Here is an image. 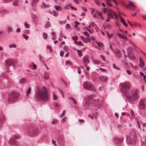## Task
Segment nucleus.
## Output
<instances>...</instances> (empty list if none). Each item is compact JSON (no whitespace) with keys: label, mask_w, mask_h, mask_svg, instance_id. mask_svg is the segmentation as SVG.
Masks as SVG:
<instances>
[{"label":"nucleus","mask_w":146,"mask_h":146,"mask_svg":"<svg viewBox=\"0 0 146 146\" xmlns=\"http://www.w3.org/2000/svg\"><path fill=\"white\" fill-rule=\"evenodd\" d=\"M121 87V90L123 94L125 95L127 98L131 103H133V101L137 100L138 98L139 90L136 89L133 90L130 95L129 92L127 90L131 87L130 83L127 81L125 82L120 84Z\"/></svg>","instance_id":"f257e3e1"},{"label":"nucleus","mask_w":146,"mask_h":146,"mask_svg":"<svg viewBox=\"0 0 146 146\" xmlns=\"http://www.w3.org/2000/svg\"><path fill=\"white\" fill-rule=\"evenodd\" d=\"M36 96L37 99L39 101L48 100V94L47 88L44 86L37 87Z\"/></svg>","instance_id":"f03ea898"},{"label":"nucleus","mask_w":146,"mask_h":146,"mask_svg":"<svg viewBox=\"0 0 146 146\" xmlns=\"http://www.w3.org/2000/svg\"><path fill=\"white\" fill-rule=\"evenodd\" d=\"M137 132L134 129H132L129 134L126 137L127 141L129 145L135 144L137 139Z\"/></svg>","instance_id":"7ed1b4c3"},{"label":"nucleus","mask_w":146,"mask_h":146,"mask_svg":"<svg viewBox=\"0 0 146 146\" xmlns=\"http://www.w3.org/2000/svg\"><path fill=\"white\" fill-rule=\"evenodd\" d=\"M20 94L15 91H12L9 94L7 102L9 104H12L18 100L20 96Z\"/></svg>","instance_id":"20e7f679"},{"label":"nucleus","mask_w":146,"mask_h":146,"mask_svg":"<svg viewBox=\"0 0 146 146\" xmlns=\"http://www.w3.org/2000/svg\"><path fill=\"white\" fill-rule=\"evenodd\" d=\"M83 86L84 88L86 90H94L95 88L94 86L90 82H84Z\"/></svg>","instance_id":"39448f33"},{"label":"nucleus","mask_w":146,"mask_h":146,"mask_svg":"<svg viewBox=\"0 0 146 146\" xmlns=\"http://www.w3.org/2000/svg\"><path fill=\"white\" fill-rule=\"evenodd\" d=\"M93 103L94 105L97 107L99 108L102 106V103L100 101L99 99H94Z\"/></svg>","instance_id":"423d86ee"},{"label":"nucleus","mask_w":146,"mask_h":146,"mask_svg":"<svg viewBox=\"0 0 146 146\" xmlns=\"http://www.w3.org/2000/svg\"><path fill=\"white\" fill-rule=\"evenodd\" d=\"M146 101L144 100H142L139 102V108L140 109H144L146 106Z\"/></svg>","instance_id":"0eeeda50"},{"label":"nucleus","mask_w":146,"mask_h":146,"mask_svg":"<svg viewBox=\"0 0 146 146\" xmlns=\"http://www.w3.org/2000/svg\"><path fill=\"white\" fill-rule=\"evenodd\" d=\"M123 5L125 6V7L127 9H129L130 7H132L130 9L132 11H134L135 8V6L134 5L133 3L131 2H129V4L128 5H125L123 3Z\"/></svg>","instance_id":"6e6552de"},{"label":"nucleus","mask_w":146,"mask_h":146,"mask_svg":"<svg viewBox=\"0 0 146 146\" xmlns=\"http://www.w3.org/2000/svg\"><path fill=\"white\" fill-rule=\"evenodd\" d=\"M9 144L11 145L15 144L17 145L16 141L14 137H11L9 141Z\"/></svg>","instance_id":"1a4fd4ad"},{"label":"nucleus","mask_w":146,"mask_h":146,"mask_svg":"<svg viewBox=\"0 0 146 146\" xmlns=\"http://www.w3.org/2000/svg\"><path fill=\"white\" fill-rule=\"evenodd\" d=\"M93 98L94 96L92 95L89 96L87 97L86 99V106H87V104H89L90 101L92 100L93 99Z\"/></svg>","instance_id":"9d476101"},{"label":"nucleus","mask_w":146,"mask_h":146,"mask_svg":"<svg viewBox=\"0 0 146 146\" xmlns=\"http://www.w3.org/2000/svg\"><path fill=\"white\" fill-rule=\"evenodd\" d=\"M16 63V61L13 60H8L6 61L7 64L10 66H14Z\"/></svg>","instance_id":"9b49d317"},{"label":"nucleus","mask_w":146,"mask_h":146,"mask_svg":"<svg viewBox=\"0 0 146 146\" xmlns=\"http://www.w3.org/2000/svg\"><path fill=\"white\" fill-rule=\"evenodd\" d=\"M123 138L119 139L117 137H115L114 139V141L117 144H120L123 141Z\"/></svg>","instance_id":"f8f14e48"},{"label":"nucleus","mask_w":146,"mask_h":146,"mask_svg":"<svg viewBox=\"0 0 146 146\" xmlns=\"http://www.w3.org/2000/svg\"><path fill=\"white\" fill-rule=\"evenodd\" d=\"M83 61L84 63H89V58L88 55L85 56L83 58Z\"/></svg>","instance_id":"ddd939ff"},{"label":"nucleus","mask_w":146,"mask_h":146,"mask_svg":"<svg viewBox=\"0 0 146 146\" xmlns=\"http://www.w3.org/2000/svg\"><path fill=\"white\" fill-rule=\"evenodd\" d=\"M115 13L111 10H109L108 11V15L112 18H113Z\"/></svg>","instance_id":"4468645a"},{"label":"nucleus","mask_w":146,"mask_h":146,"mask_svg":"<svg viewBox=\"0 0 146 146\" xmlns=\"http://www.w3.org/2000/svg\"><path fill=\"white\" fill-rule=\"evenodd\" d=\"M139 62L140 63L139 64V66L141 68L143 67L144 66L145 63L141 57L139 58Z\"/></svg>","instance_id":"2eb2a0df"},{"label":"nucleus","mask_w":146,"mask_h":146,"mask_svg":"<svg viewBox=\"0 0 146 146\" xmlns=\"http://www.w3.org/2000/svg\"><path fill=\"white\" fill-rule=\"evenodd\" d=\"M102 13L98 11L96 12V13H94L93 15V17L94 18H98V16H101Z\"/></svg>","instance_id":"dca6fc26"},{"label":"nucleus","mask_w":146,"mask_h":146,"mask_svg":"<svg viewBox=\"0 0 146 146\" xmlns=\"http://www.w3.org/2000/svg\"><path fill=\"white\" fill-rule=\"evenodd\" d=\"M32 131L33 133L35 134H37L38 132V127H34L32 130Z\"/></svg>","instance_id":"f3484780"},{"label":"nucleus","mask_w":146,"mask_h":146,"mask_svg":"<svg viewBox=\"0 0 146 146\" xmlns=\"http://www.w3.org/2000/svg\"><path fill=\"white\" fill-rule=\"evenodd\" d=\"M99 79L100 80L103 82H106L108 80V78L107 77H104V76L100 77Z\"/></svg>","instance_id":"a211bd4d"},{"label":"nucleus","mask_w":146,"mask_h":146,"mask_svg":"<svg viewBox=\"0 0 146 146\" xmlns=\"http://www.w3.org/2000/svg\"><path fill=\"white\" fill-rule=\"evenodd\" d=\"M27 82V80L25 78H22L19 80V83L21 84H26Z\"/></svg>","instance_id":"6ab92c4d"},{"label":"nucleus","mask_w":146,"mask_h":146,"mask_svg":"<svg viewBox=\"0 0 146 146\" xmlns=\"http://www.w3.org/2000/svg\"><path fill=\"white\" fill-rule=\"evenodd\" d=\"M31 91V87H29L26 92V95L28 97L30 94Z\"/></svg>","instance_id":"aec40b11"},{"label":"nucleus","mask_w":146,"mask_h":146,"mask_svg":"<svg viewBox=\"0 0 146 146\" xmlns=\"http://www.w3.org/2000/svg\"><path fill=\"white\" fill-rule=\"evenodd\" d=\"M117 35L120 38H121L123 39L127 40V38L125 36H123L119 33H117Z\"/></svg>","instance_id":"412c9836"},{"label":"nucleus","mask_w":146,"mask_h":146,"mask_svg":"<svg viewBox=\"0 0 146 146\" xmlns=\"http://www.w3.org/2000/svg\"><path fill=\"white\" fill-rule=\"evenodd\" d=\"M44 78L45 79H48L49 78V74L47 73H45L44 74Z\"/></svg>","instance_id":"4be33fe9"},{"label":"nucleus","mask_w":146,"mask_h":146,"mask_svg":"<svg viewBox=\"0 0 146 146\" xmlns=\"http://www.w3.org/2000/svg\"><path fill=\"white\" fill-rule=\"evenodd\" d=\"M58 121L56 119H54L51 122L52 124H56L58 123Z\"/></svg>","instance_id":"5701e85b"},{"label":"nucleus","mask_w":146,"mask_h":146,"mask_svg":"<svg viewBox=\"0 0 146 146\" xmlns=\"http://www.w3.org/2000/svg\"><path fill=\"white\" fill-rule=\"evenodd\" d=\"M74 42L76 44H78L79 45L82 46H84V44L82 43L80 41L77 42V41H75Z\"/></svg>","instance_id":"b1692460"},{"label":"nucleus","mask_w":146,"mask_h":146,"mask_svg":"<svg viewBox=\"0 0 146 146\" xmlns=\"http://www.w3.org/2000/svg\"><path fill=\"white\" fill-rule=\"evenodd\" d=\"M85 29L86 30L88 31L90 33H92L94 32V30L92 29H89L87 27H85Z\"/></svg>","instance_id":"393cba45"},{"label":"nucleus","mask_w":146,"mask_h":146,"mask_svg":"<svg viewBox=\"0 0 146 146\" xmlns=\"http://www.w3.org/2000/svg\"><path fill=\"white\" fill-rule=\"evenodd\" d=\"M54 8L57 11H61L62 10L60 6H54Z\"/></svg>","instance_id":"a878e982"},{"label":"nucleus","mask_w":146,"mask_h":146,"mask_svg":"<svg viewBox=\"0 0 146 146\" xmlns=\"http://www.w3.org/2000/svg\"><path fill=\"white\" fill-rule=\"evenodd\" d=\"M19 1L17 0H15L13 3V5L15 6H17L19 4Z\"/></svg>","instance_id":"bb28decb"},{"label":"nucleus","mask_w":146,"mask_h":146,"mask_svg":"<svg viewBox=\"0 0 146 146\" xmlns=\"http://www.w3.org/2000/svg\"><path fill=\"white\" fill-rule=\"evenodd\" d=\"M121 21L125 26V27H127V25L126 23L125 20L123 18H121Z\"/></svg>","instance_id":"cd10ccee"},{"label":"nucleus","mask_w":146,"mask_h":146,"mask_svg":"<svg viewBox=\"0 0 146 146\" xmlns=\"http://www.w3.org/2000/svg\"><path fill=\"white\" fill-rule=\"evenodd\" d=\"M71 5L72 4L71 3L67 4L64 7V8L66 9H69V8L70 7Z\"/></svg>","instance_id":"c85d7f7f"},{"label":"nucleus","mask_w":146,"mask_h":146,"mask_svg":"<svg viewBox=\"0 0 146 146\" xmlns=\"http://www.w3.org/2000/svg\"><path fill=\"white\" fill-rule=\"evenodd\" d=\"M52 39L53 40H55L56 38V33L54 32H52Z\"/></svg>","instance_id":"c756f323"},{"label":"nucleus","mask_w":146,"mask_h":146,"mask_svg":"<svg viewBox=\"0 0 146 146\" xmlns=\"http://www.w3.org/2000/svg\"><path fill=\"white\" fill-rule=\"evenodd\" d=\"M96 43L97 45L100 47H102L104 46L103 44L101 42H96Z\"/></svg>","instance_id":"7c9ffc66"},{"label":"nucleus","mask_w":146,"mask_h":146,"mask_svg":"<svg viewBox=\"0 0 146 146\" xmlns=\"http://www.w3.org/2000/svg\"><path fill=\"white\" fill-rule=\"evenodd\" d=\"M129 56L132 59L135 60V59L134 56L133 54L131 53L129 54Z\"/></svg>","instance_id":"2f4dec72"},{"label":"nucleus","mask_w":146,"mask_h":146,"mask_svg":"<svg viewBox=\"0 0 146 146\" xmlns=\"http://www.w3.org/2000/svg\"><path fill=\"white\" fill-rule=\"evenodd\" d=\"M42 5H43V7H45V8L48 7L50 6L49 5L46 4L44 2H42Z\"/></svg>","instance_id":"473e14b6"},{"label":"nucleus","mask_w":146,"mask_h":146,"mask_svg":"<svg viewBox=\"0 0 146 146\" xmlns=\"http://www.w3.org/2000/svg\"><path fill=\"white\" fill-rule=\"evenodd\" d=\"M13 31V29L11 27H8V33H11Z\"/></svg>","instance_id":"72a5a7b5"},{"label":"nucleus","mask_w":146,"mask_h":146,"mask_svg":"<svg viewBox=\"0 0 146 146\" xmlns=\"http://www.w3.org/2000/svg\"><path fill=\"white\" fill-rule=\"evenodd\" d=\"M116 55L118 57L120 56V52L119 50H117L116 52Z\"/></svg>","instance_id":"f704fd0d"},{"label":"nucleus","mask_w":146,"mask_h":146,"mask_svg":"<svg viewBox=\"0 0 146 146\" xmlns=\"http://www.w3.org/2000/svg\"><path fill=\"white\" fill-rule=\"evenodd\" d=\"M52 14L55 17H57L58 15V13L55 11H53L52 12Z\"/></svg>","instance_id":"c9c22d12"},{"label":"nucleus","mask_w":146,"mask_h":146,"mask_svg":"<svg viewBox=\"0 0 146 146\" xmlns=\"http://www.w3.org/2000/svg\"><path fill=\"white\" fill-rule=\"evenodd\" d=\"M24 25L25 26V27L27 28H29L30 27L29 25L28 24L26 21Z\"/></svg>","instance_id":"e433bc0d"},{"label":"nucleus","mask_w":146,"mask_h":146,"mask_svg":"<svg viewBox=\"0 0 146 146\" xmlns=\"http://www.w3.org/2000/svg\"><path fill=\"white\" fill-rule=\"evenodd\" d=\"M130 113L131 115V118H133L134 116V114L133 111L132 110H131Z\"/></svg>","instance_id":"4c0bfd02"},{"label":"nucleus","mask_w":146,"mask_h":146,"mask_svg":"<svg viewBox=\"0 0 146 146\" xmlns=\"http://www.w3.org/2000/svg\"><path fill=\"white\" fill-rule=\"evenodd\" d=\"M85 40L86 41H85L84 42L86 43H87L88 42H91L90 38H86Z\"/></svg>","instance_id":"58836bf2"},{"label":"nucleus","mask_w":146,"mask_h":146,"mask_svg":"<svg viewBox=\"0 0 146 146\" xmlns=\"http://www.w3.org/2000/svg\"><path fill=\"white\" fill-rule=\"evenodd\" d=\"M64 137L63 136H60L58 138L59 141H63L64 139Z\"/></svg>","instance_id":"ea45409f"},{"label":"nucleus","mask_w":146,"mask_h":146,"mask_svg":"<svg viewBox=\"0 0 146 146\" xmlns=\"http://www.w3.org/2000/svg\"><path fill=\"white\" fill-rule=\"evenodd\" d=\"M75 27L76 28V29L77 30H79V29L78 27V25L79 23L77 21L75 22Z\"/></svg>","instance_id":"a19ab883"},{"label":"nucleus","mask_w":146,"mask_h":146,"mask_svg":"<svg viewBox=\"0 0 146 146\" xmlns=\"http://www.w3.org/2000/svg\"><path fill=\"white\" fill-rule=\"evenodd\" d=\"M66 65H71L72 63L71 61L68 60L66 61Z\"/></svg>","instance_id":"79ce46f5"},{"label":"nucleus","mask_w":146,"mask_h":146,"mask_svg":"<svg viewBox=\"0 0 146 146\" xmlns=\"http://www.w3.org/2000/svg\"><path fill=\"white\" fill-rule=\"evenodd\" d=\"M10 48H15L16 47V45L15 44H12L10 45L9 46Z\"/></svg>","instance_id":"37998d69"},{"label":"nucleus","mask_w":146,"mask_h":146,"mask_svg":"<svg viewBox=\"0 0 146 146\" xmlns=\"http://www.w3.org/2000/svg\"><path fill=\"white\" fill-rule=\"evenodd\" d=\"M78 55L79 56H80L81 57L82 56V52L80 50H78Z\"/></svg>","instance_id":"c03bdc74"},{"label":"nucleus","mask_w":146,"mask_h":146,"mask_svg":"<svg viewBox=\"0 0 146 146\" xmlns=\"http://www.w3.org/2000/svg\"><path fill=\"white\" fill-rule=\"evenodd\" d=\"M94 64H99L100 63V62L99 60H94L93 62Z\"/></svg>","instance_id":"a18cd8bd"},{"label":"nucleus","mask_w":146,"mask_h":146,"mask_svg":"<svg viewBox=\"0 0 146 146\" xmlns=\"http://www.w3.org/2000/svg\"><path fill=\"white\" fill-rule=\"evenodd\" d=\"M113 67L117 70H119L120 68L118 67L117 66L114 64H113Z\"/></svg>","instance_id":"49530a36"},{"label":"nucleus","mask_w":146,"mask_h":146,"mask_svg":"<svg viewBox=\"0 0 146 146\" xmlns=\"http://www.w3.org/2000/svg\"><path fill=\"white\" fill-rule=\"evenodd\" d=\"M72 38L73 40H77L78 39V37L76 35L75 36H73Z\"/></svg>","instance_id":"de8ad7c7"},{"label":"nucleus","mask_w":146,"mask_h":146,"mask_svg":"<svg viewBox=\"0 0 146 146\" xmlns=\"http://www.w3.org/2000/svg\"><path fill=\"white\" fill-rule=\"evenodd\" d=\"M67 119V117H64L61 121V122L62 123H64L65 122V121H66Z\"/></svg>","instance_id":"09e8293b"},{"label":"nucleus","mask_w":146,"mask_h":146,"mask_svg":"<svg viewBox=\"0 0 146 146\" xmlns=\"http://www.w3.org/2000/svg\"><path fill=\"white\" fill-rule=\"evenodd\" d=\"M32 66H33V69H35L36 68L37 66L36 64H35L34 62L32 63Z\"/></svg>","instance_id":"8fccbe9b"},{"label":"nucleus","mask_w":146,"mask_h":146,"mask_svg":"<svg viewBox=\"0 0 146 146\" xmlns=\"http://www.w3.org/2000/svg\"><path fill=\"white\" fill-rule=\"evenodd\" d=\"M63 49L65 51H67L68 50V47L67 46H65L64 47Z\"/></svg>","instance_id":"3c124183"},{"label":"nucleus","mask_w":146,"mask_h":146,"mask_svg":"<svg viewBox=\"0 0 146 146\" xmlns=\"http://www.w3.org/2000/svg\"><path fill=\"white\" fill-rule=\"evenodd\" d=\"M47 47L50 50V51L51 52H53V50L52 49L51 47L50 46H47Z\"/></svg>","instance_id":"603ef678"},{"label":"nucleus","mask_w":146,"mask_h":146,"mask_svg":"<svg viewBox=\"0 0 146 146\" xmlns=\"http://www.w3.org/2000/svg\"><path fill=\"white\" fill-rule=\"evenodd\" d=\"M66 111L65 110H64L61 114L60 115V117H62L64 116L65 114V112Z\"/></svg>","instance_id":"864d4df0"},{"label":"nucleus","mask_w":146,"mask_h":146,"mask_svg":"<svg viewBox=\"0 0 146 146\" xmlns=\"http://www.w3.org/2000/svg\"><path fill=\"white\" fill-rule=\"evenodd\" d=\"M106 33L109 38H111L113 34H110L107 31H106Z\"/></svg>","instance_id":"5fc2aeb1"},{"label":"nucleus","mask_w":146,"mask_h":146,"mask_svg":"<svg viewBox=\"0 0 146 146\" xmlns=\"http://www.w3.org/2000/svg\"><path fill=\"white\" fill-rule=\"evenodd\" d=\"M84 34L86 36L89 37L90 36V34L87 32H84Z\"/></svg>","instance_id":"6e6d98bb"},{"label":"nucleus","mask_w":146,"mask_h":146,"mask_svg":"<svg viewBox=\"0 0 146 146\" xmlns=\"http://www.w3.org/2000/svg\"><path fill=\"white\" fill-rule=\"evenodd\" d=\"M43 36L45 39H46L47 38V34L45 33H44L43 34Z\"/></svg>","instance_id":"4d7b16f0"},{"label":"nucleus","mask_w":146,"mask_h":146,"mask_svg":"<svg viewBox=\"0 0 146 146\" xmlns=\"http://www.w3.org/2000/svg\"><path fill=\"white\" fill-rule=\"evenodd\" d=\"M52 143L55 146H57V145L56 144V141H54L53 139H52Z\"/></svg>","instance_id":"13d9d810"},{"label":"nucleus","mask_w":146,"mask_h":146,"mask_svg":"<svg viewBox=\"0 0 146 146\" xmlns=\"http://www.w3.org/2000/svg\"><path fill=\"white\" fill-rule=\"evenodd\" d=\"M91 13L93 15L95 12V9L94 8H92L91 9Z\"/></svg>","instance_id":"bf43d9fd"},{"label":"nucleus","mask_w":146,"mask_h":146,"mask_svg":"<svg viewBox=\"0 0 146 146\" xmlns=\"http://www.w3.org/2000/svg\"><path fill=\"white\" fill-rule=\"evenodd\" d=\"M53 98H54V100H56L58 98V97L57 96H56L55 94H54L53 95Z\"/></svg>","instance_id":"052dcab7"},{"label":"nucleus","mask_w":146,"mask_h":146,"mask_svg":"<svg viewBox=\"0 0 146 146\" xmlns=\"http://www.w3.org/2000/svg\"><path fill=\"white\" fill-rule=\"evenodd\" d=\"M64 52L63 51H61L60 52V56L62 57L64 55Z\"/></svg>","instance_id":"680f3d73"},{"label":"nucleus","mask_w":146,"mask_h":146,"mask_svg":"<svg viewBox=\"0 0 146 146\" xmlns=\"http://www.w3.org/2000/svg\"><path fill=\"white\" fill-rule=\"evenodd\" d=\"M85 66L86 67V70L88 71H89L90 70V67L87 66V65L86 64H85Z\"/></svg>","instance_id":"e2e57ef3"},{"label":"nucleus","mask_w":146,"mask_h":146,"mask_svg":"<svg viewBox=\"0 0 146 146\" xmlns=\"http://www.w3.org/2000/svg\"><path fill=\"white\" fill-rule=\"evenodd\" d=\"M100 57L104 61H105V58L104 56L101 55H100Z\"/></svg>","instance_id":"0e129e2a"},{"label":"nucleus","mask_w":146,"mask_h":146,"mask_svg":"<svg viewBox=\"0 0 146 146\" xmlns=\"http://www.w3.org/2000/svg\"><path fill=\"white\" fill-rule=\"evenodd\" d=\"M23 37L26 39H28L29 37L28 36L25 35H23Z\"/></svg>","instance_id":"69168bd1"},{"label":"nucleus","mask_w":146,"mask_h":146,"mask_svg":"<svg viewBox=\"0 0 146 146\" xmlns=\"http://www.w3.org/2000/svg\"><path fill=\"white\" fill-rule=\"evenodd\" d=\"M126 71L127 73L129 75L131 74L132 73V72L129 70H127Z\"/></svg>","instance_id":"338daca9"},{"label":"nucleus","mask_w":146,"mask_h":146,"mask_svg":"<svg viewBox=\"0 0 146 146\" xmlns=\"http://www.w3.org/2000/svg\"><path fill=\"white\" fill-rule=\"evenodd\" d=\"M107 5L109 6H110V7L112 6V5L110 3V2H107Z\"/></svg>","instance_id":"774afa93"}]
</instances>
